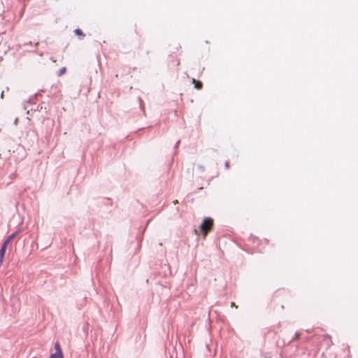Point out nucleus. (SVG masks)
<instances>
[{"mask_svg":"<svg viewBox=\"0 0 358 358\" xmlns=\"http://www.w3.org/2000/svg\"><path fill=\"white\" fill-rule=\"evenodd\" d=\"M214 226L213 220L210 217H206L201 224L200 229L203 237L213 229Z\"/></svg>","mask_w":358,"mask_h":358,"instance_id":"1","label":"nucleus"},{"mask_svg":"<svg viewBox=\"0 0 358 358\" xmlns=\"http://www.w3.org/2000/svg\"><path fill=\"white\" fill-rule=\"evenodd\" d=\"M192 82L194 83V87L196 89L201 90L202 88L203 85L201 82L196 80L194 78L192 79Z\"/></svg>","mask_w":358,"mask_h":358,"instance_id":"2","label":"nucleus"},{"mask_svg":"<svg viewBox=\"0 0 358 358\" xmlns=\"http://www.w3.org/2000/svg\"><path fill=\"white\" fill-rule=\"evenodd\" d=\"M55 352L63 354L62 348H61V346H60V344H59V343L58 341H57L55 343Z\"/></svg>","mask_w":358,"mask_h":358,"instance_id":"3","label":"nucleus"},{"mask_svg":"<svg viewBox=\"0 0 358 358\" xmlns=\"http://www.w3.org/2000/svg\"><path fill=\"white\" fill-rule=\"evenodd\" d=\"M5 252H6V250L4 249V247H1V248L0 250V266L2 264Z\"/></svg>","mask_w":358,"mask_h":358,"instance_id":"4","label":"nucleus"},{"mask_svg":"<svg viewBox=\"0 0 358 358\" xmlns=\"http://www.w3.org/2000/svg\"><path fill=\"white\" fill-rule=\"evenodd\" d=\"M74 33L77 35V36H81V37H84L85 35V34L83 32V31L80 29H76L74 30Z\"/></svg>","mask_w":358,"mask_h":358,"instance_id":"5","label":"nucleus"},{"mask_svg":"<svg viewBox=\"0 0 358 358\" xmlns=\"http://www.w3.org/2000/svg\"><path fill=\"white\" fill-rule=\"evenodd\" d=\"M49 358H64L63 354L55 352L52 354Z\"/></svg>","mask_w":358,"mask_h":358,"instance_id":"6","label":"nucleus"},{"mask_svg":"<svg viewBox=\"0 0 358 358\" xmlns=\"http://www.w3.org/2000/svg\"><path fill=\"white\" fill-rule=\"evenodd\" d=\"M17 232H15L13 234H12L11 235H10L8 238H7V242H11L13 241V239L15 237V236L17 235Z\"/></svg>","mask_w":358,"mask_h":358,"instance_id":"7","label":"nucleus"},{"mask_svg":"<svg viewBox=\"0 0 358 358\" xmlns=\"http://www.w3.org/2000/svg\"><path fill=\"white\" fill-rule=\"evenodd\" d=\"M10 242H7V238L6 239V241H4L2 247H4V249L5 250H6V248H7V245L10 243Z\"/></svg>","mask_w":358,"mask_h":358,"instance_id":"8","label":"nucleus"},{"mask_svg":"<svg viewBox=\"0 0 358 358\" xmlns=\"http://www.w3.org/2000/svg\"><path fill=\"white\" fill-rule=\"evenodd\" d=\"M10 242H7V238L6 239V241H4L2 247H4V249L5 250H6V248H7V245L10 243Z\"/></svg>","mask_w":358,"mask_h":358,"instance_id":"9","label":"nucleus"},{"mask_svg":"<svg viewBox=\"0 0 358 358\" xmlns=\"http://www.w3.org/2000/svg\"><path fill=\"white\" fill-rule=\"evenodd\" d=\"M225 166L227 169H228L229 167V162H225Z\"/></svg>","mask_w":358,"mask_h":358,"instance_id":"10","label":"nucleus"},{"mask_svg":"<svg viewBox=\"0 0 358 358\" xmlns=\"http://www.w3.org/2000/svg\"><path fill=\"white\" fill-rule=\"evenodd\" d=\"M231 307H236V308H237V306H236V305H235V303H234V302H231Z\"/></svg>","mask_w":358,"mask_h":358,"instance_id":"11","label":"nucleus"},{"mask_svg":"<svg viewBox=\"0 0 358 358\" xmlns=\"http://www.w3.org/2000/svg\"><path fill=\"white\" fill-rule=\"evenodd\" d=\"M299 336H300V334L296 333V334L295 338H296V339H297V338H299Z\"/></svg>","mask_w":358,"mask_h":358,"instance_id":"12","label":"nucleus"},{"mask_svg":"<svg viewBox=\"0 0 358 358\" xmlns=\"http://www.w3.org/2000/svg\"><path fill=\"white\" fill-rule=\"evenodd\" d=\"M173 203H174V204L178 203V200L174 201Z\"/></svg>","mask_w":358,"mask_h":358,"instance_id":"13","label":"nucleus"},{"mask_svg":"<svg viewBox=\"0 0 358 358\" xmlns=\"http://www.w3.org/2000/svg\"><path fill=\"white\" fill-rule=\"evenodd\" d=\"M65 71V68L63 69V70H62V72H64Z\"/></svg>","mask_w":358,"mask_h":358,"instance_id":"14","label":"nucleus"},{"mask_svg":"<svg viewBox=\"0 0 358 358\" xmlns=\"http://www.w3.org/2000/svg\"><path fill=\"white\" fill-rule=\"evenodd\" d=\"M65 71V68L63 69V70H62V72H64Z\"/></svg>","mask_w":358,"mask_h":358,"instance_id":"15","label":"nucleus"}]
</instances>
